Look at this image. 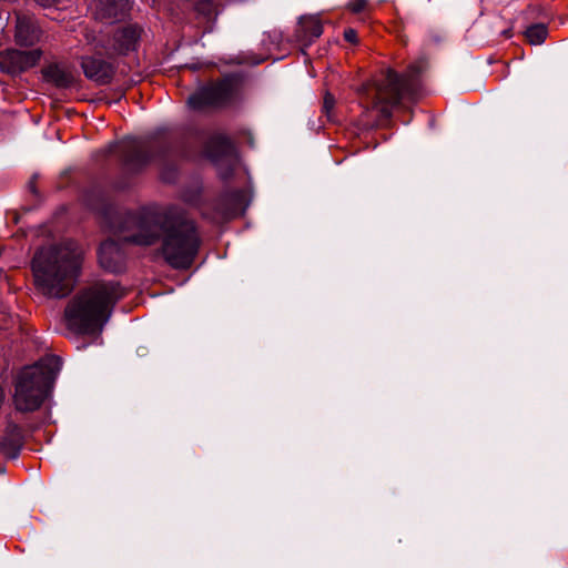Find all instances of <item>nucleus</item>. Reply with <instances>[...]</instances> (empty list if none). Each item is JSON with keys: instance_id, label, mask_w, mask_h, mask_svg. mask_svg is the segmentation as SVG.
<instances>
[{"instance_id": "9b49d317", "label": "nucleus", "mask_w": 568, "mask_h": 568, "mask_svg": "<svg viewBox=\"0 0 568 568\" xmlns=\"http://www.w3.org/2000/svg\"><path fill=\"white\" fill-rule=\"evenodd\" d=\"M121 151L123 152L125 164L132 168L141 166L152 159L149 148L135 139L124 140L121 143Z\"/></svg>"}, {"instance_id": "2eb2a0df", "label": "nucleus", "mask_w": 568, "mask_h": 568, "mask_svg": "<svg viewBox=\"0 0 568 568\" xmlns=\"http://www.w3.org/2000/svg\"><path fill=\"white\" fill-rule=\"evenodd\" d=\"M129 7V0H99L95 3L97 18L116 19L123 16Z\"/></svg>"}, {"instance_id": "6e6552de", "label": "nucleus", "mask_w": 568, "mask_h": 568, "mask_svg": "<svg viewBox=\"0 0 568 568\" xmlns=\"http://www.w3.org/2000/svg\"><path fill=\"white\" fill-rule=\"evenodd\" d=\"M142 30L135 24L119 28L106 47L110 53L124 54L136 49Z\"/></svg>"}, {"instance_id": "412c9836", "label": "nucleus", "mask_w": 568, "mask_h": 568, "mask_svg": "<svg viewBox=\"0 0 568 568\" xmlns=\"http://www.w3.org/2000/svg\"><path fill=\"white\" fill-rule=\"evenodd\" d=\"M334 103H335L334 97L332 94L327 93L324 97V109L327 113L333 109Z\"/></svg>"}, {"instance_id": "a211bd4d", "label": "nucleus", "mask_w": 568, "mask_h": 568, "mask_svg": "<svg viewBox=\"0 0 568 568\" xmlns=\"http://www.w3.org/2000/svg\"><path fill=\"white\" fill-rule=\"evenodd\" d=\"M195 9L199 13L210 18L215 14L216 7L212 0H199L196 2Z\"/></svg>"}, {"instance_id": "1a4fd4ad", "label": "nucleus", "mask_w": 568, "mask_h": 568, "mask_svg": "<svg viewBox=\"0 0 568 568\" xmlns=\"http://www.w3.org/2000/svg\"><path fill=\"white\" fill-rule=\"evenodd\" d=\"M99 262L101 266L112 273L122 271L124 263V255L114 240L104 241L99 248Z\"/></svg>"}, {"instance_id": "423d86ee", "label": "nucleus", "mask_w": 568, "mask_h": 568, "mask_svg": "<svg viewBox=\"0 0 568 568\" xmlns=\"http://www.w3.org/2000/svg\"><path fill=\"white\" fill-rule=\"evenodd\" d=\"M236 84L237 80L231 75L211 82L191 94L187 103L190 108L197 111L224 106L233 100Z\"/></svg>"}, {"instance_id": "dca6fc26", "label": "nucleus", "mask_w": 568, "mask_h": 568, "mask_svg": "<svg viewBox=\"0 0 568 568\" xmlns=\"http://www.w3.org/2000/svg\"><path fill=\"white\" fill-rule=\"evenodd\" d=\"M220 146L222 150L221 155H212V160L217 166H221L223 163H226L227 166H232L235 162V151L233 145L223 140L220 142Z\"/></svg>"}, {"instance_id": "f03ea898", "label": "nucleus", "mask_w": 568, "mask_h": 568, "mask_svg": "<svg viewBox=\"0 0 568 568\" xmlns=\"http://www.w3.org/2000/svg\"><path fill=\"white\" fill-rule=\"evenodd\" d=\"M82 258L83 251L74 242L39 250L32 261L36 287L49 297L67 296L74 288Z\"/></svg>"}, {"instance_id": "4468645a", "label": "nucleus", "mask_w": 568, "mask_h": 568, "mask_svg": "<svg viewBox=\"0 0 568 568\" xmlns=\"http://www.w3.org/2000/svg\"><path fill=\"white\" fill-rule=\"evenodd\" d=\"M323 33V26L317 17L308 16L301 18L298 28L296 30L297 39L304 44H310L312 41Z\"/></svg>"}, {"instance_id": "f8f14e48", "label": "nucleus", "mask_w": 568, "mask_h": 568, "mask_svg": "<svg viewBox=\"0 0 568 568\" xmlns=\"http://www.w3.org/2000/svg\"><path fill=\"white\" fill-rule=\"evenodd\" d=\"M16 42L20 45L31 47L40 40L41 30L30 17H19L16 26Z\"/></svg>"}, {"instance_id": "6ab92c4d", "label": "nucleus", "mask_w": 568, "mask_h": 568, "mask_svg": "<svg viewBox=\"0 0 568 568\" xmlns=\"http://www.w3.org/2000/svg\"><path fill=\"white\" fill-rule=\"evenodd\" d=\"M366 0H352L348 4L349 9L356 13L363 11L366 8Z\"/></svg>"}, {"instance_id": "9d476101", "label": "nucleus", "mask_w": 568, "mask_h": 568, "mask_svg": "<svg viewBox=\"0 0 568 568\" xmlns=\"http://www.w3.org/2000/svg\"><path fill=\"white\" fill-rule=\"evenodd\" d=\"M81 67L85 77L99 84L109 83L114 74L112 64L95 58H83Z\"/></svg>"}, {"instance_id": "39448f33", "label": "nucleus", "mask_w": 568, "mask_h": 568, "mask_svg": "<svg viewBox=\"0 0 568 568\" xmlns=\"http://www.w3.org/2000/svg\"><path fill=\"white\" fill-rule=\"evenodd\" d=\"M410 74L399 75L387 69L378 78L363 84L359 92L373 109L378 110L384 116H388L392 109L410 91Z\"/></svg>"}, {"instance_id": "20e7f679", "label": "nucleus", "mask_w": 568, "mask_h": 568, "mask_svg": "<svg viewBox=\"0 0 568 568\" xmlns=\"http://www.w3.org/2000/svg\"><path fill=\"white\" fill-rule=\"evenodd\" d=\"M60 369L57 357H47L24 368L16 384L13 403L20 412H33L43 403Z\"/></svg>"}, {"instance_id": "aec40b11", "label": "nucleus", "mask_w": 568, "mask_h": 568, "mask_svg": "<svg viewBox=\"0 0 568 568\" xmlns=\"http://www.w3.org/2000/svg\"><path fill=\"white\" fill-rule=\"evenodd\" d=\"M344 39L353 44L358 42L357 32L354 29H346L344 31Z\"/></svg>"}, {"instance_id": "f3484780", "label": "nucleus", "mask_w": 568, "mask_h": 568, "mask_svg": "<svg viewBox=\"0 0 568 568\" xmlns=\"http://www.w3.org/2000/svg\"><path fill=\"white\" fill-rule=\"evenodd\" d=\"M547 37V29L544 24H535L526 30V38L531 44H540Z\"/></svg>"}, {"instance_id": "f257e3e1", "label": "nucleus", "mask_w": 568, "mask_h": 568, "mask_svg": "<svg viewBox=\"0 0 568 568\" xmlns=\"http://www.w3.org/2000/svg\"><path fill=\"white\" fill-rule=\"evenodd\" d=\"M118 236L123 242L142 246L152 245L162 236V254L175 268L190 267L200 246L193 222L169 219L153 209H141L128 214Z\"/></svg>"}, {"instance_id": "0eeeda50", "label": "nucleus", "mask_w": 568, "mask_h": 568, "mask_svg": "<svg viewBox=\"0 0 568 568\" xmlns=\"http://www.w3.org/2000/svg\"><path fill=\"white\" fill-rule=\"evenodd\" d=\"M42 52L39 49L20 51L7 49L0 52V69L9 74H19L34 67L41 59Z\"/></svg>"}, {"instance_id": "7ed1b4c3", "label": "nucleus", "mask_w": 568, "mask_h": 568, "mask_svg": "<svg viewBox=\"0 0 568 568\" xmlns=\"http://www.w3.org/2000/svg\"><path fill=\"white\" fill-rule=\"evenodd\" d=\"M123 296L116 282H98L77 294L65 307L69 329L77 334L100 332L108 322L111 308Z\"/></svg>"}, {"instance_id": "4be33fe9", "label": "nucleus", "mask_w": 568, "mask_h": 568, "mask_svg": "<svg viewBox=\"0 0 568 568\" xmlns=\"http://www.w3.org/2000/svg\"><path fill=\"white\" fill-rule=\"evenodd\" d=\"M34 1L42 7H50L52 4H55L59 0H34Z\"/></svg>"}, {"instance_id": "ddd939ff", "label": "nucleus", "mask_w": 568, "mask_h": 568, "mask_svg": "<svg viewBox=\"0 0 568 568\" xmlns=\"http://www.w3.org/2000/svg\"><path fill=\"white\" fill-rule=\"evenodd\" d=\"M42 74L47 82L58 88H69L75 81L73 72L68 67L58 63L45 67Z\"/></svg>"}]
</instances>
